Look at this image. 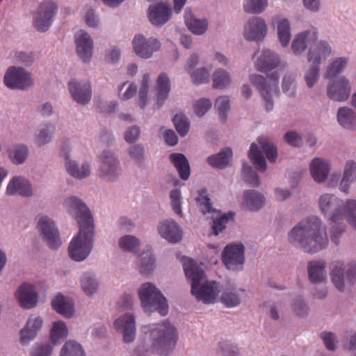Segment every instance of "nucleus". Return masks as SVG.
Listing matches in <instances>:
<instances>
[{"mask_svg": "<svg viewBox=\"0 0 356 356\" xmlns=\"http://www.w3.org/2000/svg\"><path fill=\"white\" fill-rule=\"evenodd\" d=\"M15 296L24 309H31L37 305L38 293L33 284L26 282L22 284L18 287Z\"/></svg>", "mask_w": 356, "mask_h": 356, "instance_id": "nucleus-16", "label": "nucleus"}, {"mask_svg": "<svg viewBox=\"0 0 356 356\" xmlns=\"http://www.w3.org/2000/svg\"><path fill=\"white\" fill-rule=\"evenodd\" d=\"M319 207L325 215L329 216L332 222L346 218L356 229V200H348L346 204L334 195L324 194L319 199Z\"/></svg>", "mask_w": 356, "mask_h": 356, "instance_id": "nucleus-3", "label": "nucleus"}, {"mask_svg": "<svg viewBox=\"0 0 356 356\" xmlns=\"http://www.w3.org/2000/svg\"><path fill=\"white\" fill-rule=\"evenodd\" d=\"M291 308L293 314L300 318H304L307 316L310 311L307 303L300 296L296 298L292 301Z\"/></svg>", "mask_w": 356, "mask_h": 356, "instance_id": "nucleus-54", "label": "nucleus"}, {"mask_svg": "<svg viewBox=\"0 0 356 356\" xmlns=\"http://www.w3.org/2000/svg\"><path fill=\"white\" fill-rule=\"evenodd\" d=\"M130 156L138 163H141L145 159V147L142 144H136L129 148Z\"/></svg>", "mask_w": 356, "mask_h": 356, "instance_id": "nucleus-63", "label": "nucleus"}, {"mask_svg": "<svg viewBox=\"0 0 356 356\" xmlns=\"http://www.w3.org/2000/svg\"><path fill=\"white\" fill-rule=\"evenodd\" d=\"M38 227L49 248L56 250L62 245L59 231L52 219L47 216H42L38 222Z\"/></svg>", "mask_w": 356, "mask_h": 356, "instance_id": "nucleus-12", "label": "nucleus"}, {"mask_svg": "<svg viewBox=\"0 0 356 356\" xmlns=\"http://www.w3.org/2000/svg\"><path fill=\"white\" fill-rule=\"evenodd\" d=\"M280 77L278 71H274L268 75L271 82L260 74H250L249 80L250 83L259 91L262 98L265 101V108L267 111H271L274 107L273 97L279 95L277 81Z\"/></svg>", "mask_w": 356, "mask_h": 356, "instance_id": "nucleus-7", "label": "nucleus"}, {"mask_svg": "<svg viewBox=\"0 0 356 356\" xmlns=\"http://www.w3.org/2000/svg\"><path fill=\"white\" fill-rule=\"evenodd\" d=\"M99 176L106 181H114L119 175V161L115 154L110 150H104L99 156Z\"/></svg>", "mask_w": 356, "mask_h": 356, "instance_id": "nucleus-10", "label": "nucleus"}, {"mask_svg": "<svg viewBox=\"0 0 356 356\" xmlns=\"http://www.w3.org/2000/svg\"><path fill=\"white\" fill-rule=\"evenodd\" d=\"M233 152L231 147L222 148L220 152L207 157V163L213 168L223 170L232 166Z\"/></svg>", "mask_w": 356, "mask_h": 356, "instance_id": "nucleus-22", "label": "nucleus"}, {"mask_svg": "<svg viewBox=\"0 0 356 356\" xmlns=\"http://www.w3.org/2000/svg\"><path fill=\"white\" fill-rule=\"evenodd\" d=\"M245 246L242 243L229 244L222 252V261L229 269H235L245 263Z\"/></svg>", "mask_w": 356, "mask_h": 356, "instance_id": "nucleus-13", "label": "nucleus"}, {"mask_svg": "<svg viewBox=\"0 0 356 356\" xmlns=\"http://www.w3.org/2000/svg\"><path fill=\"white\" fill-rule=\"evenodd\" d=\"M65 159L66 169L69 174L74 178L81 179L90 175V167L88 163H83L79 167L76 161L70 160L68 154L65 155Z\"/></svg>", "mask_w": 356, "mask_h": 356, "instance_id": "nucleus-34", "label": "nucleus"}, {"mask_svg": "<svg viewBox=\"0 0 356 356\" xmlns=\"http://www.w3.org/2000/svg\"><path fill=\"white\" fill-rule=\"evenodd\" d=\"M332 52V49L328 42L322 40L319 42L316 47V50L313 51L309 49L307 54V61L310 63L309 69L306 71L305 79L307 86L311 88H312L319 76L320 64L321 60H325L328 58Z\"/></svg>", "mask_w": 356, "mask_h": 356, "instance_id": "nucleus-8", "label": "nucleus"}, {"mask_svg": "<svg viewBox=\"0 0 356 356\" xmlns=\"http://www.w3.org/2000/svg\"><path fill=\"white\" fill-rule=\"evenodd\" d=\"M42 319L40 317L30 318L25 327L20 332V341L23 344H28L36 337L38 332L42 326Z\"/></svg>", "mask_w": 356, "mask_h": 356, "instance_id": "nucleus-27", "label": "nucleus"}, {"mask_svg": "<svg viewBox=\"0 0 356 356\" xmlns=\"http://www.w3.org/2000/svg\"><path fill=\"white\" fill-rule=\"evenodd\" d=\"M266 24H246L244 26L243 36L248 41L259 42L267 34Z\"/></svg>", "mask_w": 356, "mask_h": 356, "instance_id": "nucleus-31", "label": "nucleus"}, {"mask_svg": "<svg viewBox=\"0 0 356 356\" xmlns=\"http://www.w3.org/2000/svg\"><path fill=\"white\" fill-rule=\"evenodd\" d=\"M220 302L227 307H233L238 305L241 302V298L238 294L230 289H225L220 298Z\"/></svg>", "mask_w": 356, "mask_h": 356, "instance_id": "nucleus-55", "label": "nucleus"}, {"mask_svg": "<svg viewBox=\"0 0 356 356\" xmlns=\"http://www.w3.org/2000/svg\"><path fill=\"white\" fill-rule=\"evenodd\" d=\"M277 36L281 45L286 47L291 38L290 24H277Z\"/></svg>", "mask_w": 356, "mask_h": 356, "instance_id": "nucleus-56", "label": "nucleus"}, {"mask_svg": "<svg viewBox=\"0 0 356 356\" xmlns=\"http://www.w3.org/2000/svg\"><path fill=\"white\" fill-rule=\"evenodd\" d=\"M183 267L187 279L191 282L192 295L197 300H201L205 304L214 302L220 292L218 289V283L215 281H205L202 283L204 272L192 259L188 258L184 261Z\"/></svg>", "mask_w": 356, "mask_h": 356, "instance_id": "nucleus-2", "label": "nucleus"}, {"mask_svg": "<svg viewBox=\"0 0 356 356\" xmlns=\"http://www.w3.org/2000/svg\"><path fill=\"white\" fill-rule=\"evenodd\" d=\"M60 356H86V353L79 343L74 340H69L62 347Z\"/></svg>", "mask_w": 356, "mask_h": 356, "instance_id": "nucleus-44", "label": "nucleus"}, {"mask_svg": "<svg viewBox=\"0 0 356 356\" xmlns=\"http://www.w3.org/2000/svg\"><path fill=\"white\" fill-rule=\"evenodd\" d=\"M330 170L329 163L320 158H315L310 164L311 175L318 183H322L327 178Z\"/></svg>", "mask_w": 356, "mask_h": 356, "instance_id": "nucleus-30", "label": "nucleus"}, {"mask_svg": "<svg viewBox=\"0 0 356 356\" xmlns=\"http://www.w3.org/2000/svg\"><path fill=\"white\" fill-rule=\"evenodd\" d=\"M6 86L11 89L26 90L33 85L30 74L23 68L11 67L4 76Z\"/></svg>", "mask_w": 356, "mask_h": 356, "instance_id": "nucleus-11", "label": "nucleus"}, {"mask_svg": "<svg viewBox=\"0 0 356 356\" xmlns=\"http://www.w3.org/2000/svg\"><path fill=\"white\" fill-rule=\"evenodd\" d=\"M245 207L250 211H257L266 202L264 195L255 190H245L243 193Z\"/></svg>", "mask_w": 356, "mask_h": 356, "instance_id": "nucleus-28", "label": "nucleus"}, {"mask_svg": "<svg viewBox=\"0 0 356 356\" xmlns=\"http://www.w3.org/2000/svg\"><path fill=\"white\" fill-rule=\"evenodd\" d=\"M192 81L195 85L209 81L210 74L205 67H200L191 73Z\"/></svg>", "mask_w": 356, "mask_h": 356, "instance_id": "nucleus-59", "label": "nucleus"}, {"mask_svg": "<svg viewBox=\"0 0 356 356\" xmlns=\"http://www.w3.org/2000/svg\"><path fill=\"white\" fill-rule=\"evenodd\" d=\"M8 156L13 163L15 165L22 164L29 156V149L25 145H17L12 149L8 150Z\"/></svg>", "mask_w": 356, "mask_h": 356, "instance_id": "nucleus-42", "label": "nucleus"}, {"mask_svg": "<svg viewBox=\"0 0 356 356\" xmlns=\"http://www.w3.org/2000/svg\"><path fill=\"white\" fill-rule=\"evenodd\" d=\"M76 53L83 62H90L92 56L93 41L89 34L83 31H79L75 35Z\"/></svg>", "mask_w": 356, "mask_h": 356, "instance_id": "nucleus-18", "label": "nucleus"}, {"mask_svg": "<svg viewBox=\"0 0 356 356\" xmlns=\"http://www.w3.org/2000/svg\"><path fill=\"white\" fill-rule=\"evenodd\" d=\"M170 160L177 170L180 179L188 180L191 175V167L186 156L181 153H172Z\"/></svg>", "mask_w": 356, "mask_h": 356, "instance_id": "nucleus-29", "label": "nucleus"}, {"mask_svg": "<svg viewBox=\"0 0 356 356\" xmlns=\"http://www.w3.org/2000/svg\"><path fill=\"white\" fill-rule=\"evenodd\" d=\"M95 229H79V232L72 238L67 249L69 257L72 260L79 262L89 256L93 248Z\"/></svg>", "mask_w": 356, "mask_h": 356, "instance_id": "nucleus-6", "label": "nucleus"}, {"mask_svg": "<svg viewBox=\"0 0 356 356\" xmlns=\"http://www.w3.org/2000/svg\"><path fill=\"white\" fill-rule=\"evenodd\" d=\"M206 192V189H202L200 192V195L202 196V198L197 197L195 199L196 201L200 202V205L202 206L201 211L202 213L206 215L207 213L218 212L220 214L221 213L220 211H217L216 209H213L210 198L207 195H204Z\"/></svg>", "mask_w": 356, "mask_h": 356, "instance_id": "nucleus-58", "label": "nucleus"}, {"mask_svg": "<svg viewBox=\"0 0 356 356\" xmlns=\"http://www.w3.org/2000/svg\"><path fill=\"white\" fill-rule=\"evenodd\" d=\"M350 93V84L345 76H340L330 81L327 86V95L334 101L348 99Z\"/></svg>", "mask_w": 356, "mask_h": 356, "instance_id": "nucleus-15", "label": "nucleus"}, {"mask_svg": "<svg viewBox=\"0 0 356 356\" xmlns=\"http://www.w3.org/2000/svg\"><path fill=\"white\" fill-rule=\"evenodd\" d=\"M257 142L269 162L274 163L277 158V150L273 142L268 138L264 136L259 137Z\"/></svg>", "mask_w": 356, "mask_h": 356, "instance_id": "nucleus-43", "label": "nucleus"}, {"mask_svg": "<svg viewBox=\"0 0 356 356\" xmlns=\"http://www.w3.org/2000/svg\"><path fill=\"white\" fill-rule=\"evenodd\" d=\"M118 245L123 251L134 252L139 248L140 241L134 236L125 235L119 239Z\"/></svg>", "mask_w": 356, "mask_h": 356, "instance_id": "nucleus-48", "label": "nucleus"}, {"mask_svg": "<svg viewBox=\"0 0 356 356\" xmlns=\"http://www.w3.org/2000/svg\"><path fill=\"white\" fill-rule=\"evenodd\" d=\"M68 86L70 94L77 103L85 105L90 101L92 90L89 81L83 82L72 79Z\"/></svg>", "mask_w": 356, "mask_h": 356, "instance_id": "nucleus-17", "label": "nucleus"}, {"mask_svg": "<svg viewBox=\"0 0 356 356\" xmlns=\"http://www.w3.org/2000/svg\"><path fill=\"white\" fill-rule=\"evenodd\" d=\"M280 65V58L276 53L269 50H264L255 63L256 69L267 73L277 68Z\"/></svg>", "mask_w": 356, "mask_h": 356, "instance_id": "nucleus-20", "label": "nucleus"}, {"mask_svg": "<svg viewBox=\"0 0 356 356\" xmlns=\"http://www.w3.org/2000/svg\"><path fill=\"white\" fill-rule=\"evenodd\" d=\"M118 330H121L125 343L134 341L136 336V325L133 315L125 314L116 319L114 323Z\"/></svg>", "mask_w": 356, "mask_h": 356, "instance_id": "nucleus-19", "label": "nucleus"}, {"mask_svg": "<svg viewBox=\"0 0 356 356\" xmlns=\"http://www.w3.org/2000/svg\"><path fill=\"white\" fill-rule=\"evenodd\" d=\"M159 234L171 243H177L182 238V232L179 225L173 220H167L159 227Z\"/></svg>", "mask_w": 356, "mask_h": 356, "instance_id": "nucleus-21", "label": "nucleus"}, {"mask_svg": "<svg viewBox=\"0 0 356 356\" xmlns=\"http://www.w3.org/2000/svg\"><path fill=\"white\" fill-rule=\"evenodd\" d=\"M356 181V163L349 160L346 163L343 177L339 184V188L345 193H348L350 184Z\"/></svg>", "mask_w": 356, "mask_h": 356, "instance_id": "nucleus-33", "label": "nucleus"}, {"mask_svg": "<svg viewBox=\"0 0 356 356\" xmlns=\"http://www.w3.org/2000/svg\"><path fill=\"white\" fill-rule=\"evenodd\" d=\"M308 276L313 284H319L326 280L325 263L323 261H311L307 265Z\"/></svg>", "mask_w": 356, "mask_h": 356, "instance_id": "nucleus-32", "label": "nucleus"}, {"mask_svg": "<svg viewBox=\"0 0 356 356\" xmlns=\"http://www.w3.org/2000/svg\"><path fill=\"white\" fill-rule=\"evenodd\" d=\"M67 334L65 323L62 321H55L50 332L51 342L53 345L59 344L67 337Z\"/></svg>", "mask_w": 356, "mask_h": 356, "instance_id": "nucleus-39", "label": "nucleus"}, {"mask_svg": "<svg viewBox=\"0 0 356 356\" xmlns=\"http://www.w3.org/2000/svg\"><path fill=\"white\" fill-rule=\"evenodd\" d=\"M267 6V0H244L243 2L244 10L248 13H260L266 8Z\"/></svg>", "mask_w": 356, "mask_h": 356, "instance_id": "nucleus-53", "label": "nucleus"}, {"mask_svg": "<svg viewBox=\"0 0 356 356\" xmlns=\"http://www.w3.org/2000/svg\"><path fill=\"white\" fill-rule=\"evenodd\" d=\"M58 10L55 3L51 1H45L40 6V16L42 22H48L53 19Z\"/></svg>", "mask_w": 356, "mask_h": 356, "instance_id": "nucleus-47", "label": "nucleus"}, {"mask_svg": "<svg viewBox=\"0 0 356 356\" xmlns=\"http://www.w3.org/2000/svg\"><path fill=\"white\" fill-rule=\"evenodd\" d=\"M7 193L10 195L17 193L24 197H31L33 195L31 184L24 177H13L8 185Z\"/></svg>", "mask_w": 356, "mask_h": 356, "instance_id": "nucleus-25", "label": "nucleus"}, {"mask_svg": "<svg viewBox=\"0 0 356 356\" xmlns=\"http://www.w3.org/2000/svg\"><path fill=\"white\" fill-rule=\"evenodd\" d=\"M132 43L135 54L143 59L151 58L153 53L161 47L159 41L156 38L147 39L142 35H136Z\"/></svg>", "mask_w": 356, "mask_h": 356, "instance_id": "nucleus-14", "label": "nucleus"}, {"mask_svg": "<svg viewBox=\"0 0 356 356\" xmlns=\"http://www.w3.org/2000/svg\"><path fill=\"white\" fill-rule=\"evenodd\" d=\"M149 75L147 73L143 74L140 83V88L138 92V105L141 108L145 107L148 104V91L149 88Z\"/></svg>", "mask_w": 356, "mask_h": 356, "instance_id": "nucleus-50", "label": "nucleus"}, {"mask_svg": "<svg viewBox=\"0 0 356 356\" xmlns=\"http://www.w3.org/2000/svg\"><path fill=\"white\" fill-rule=\"evenodd\" d=\"M154 341L152 349L161 355L166 356L174 349L177 340L176 328L169 321L159 324L152 332Z\"/></svg>", "mask_w": 356, "mask_h": 356, "instance_id": "nucleus-5", "label": "nucleus"}, {"mask_svg": "<svg viewBox=\"0 0 356 356\" xmlns=\"http://www.w3.org/2000/svg\"><path fill=\"white\" fill-rule=\"evenodd\" d=\"M282 88L283 92L288 97H294L296 95L295 90V79L291 74H285L283 76Z\"/></svg>", "mask_w": 356, "mask_h": 356, "instance_id": "nucleus-57", "label": "nucleus"}, {"mask_svg": "<svg viewBox=\"0 0 356 356\" xmlns=\"http://www.w3.org/2000/svg\"><path fill=\"white\" fill-rule=\"evenodd\" d=\"M337 120L341 125L349 129L356 127L355 111L347 107L340 108L337 113Z\"/></svg>", "mask_w": 356, "mask_h": 356, "instance_id": "nucleus-37", "label": "nucleus"}, {"mask_svg": "<svg viewBox=\"0 0 356 356\" xmlns=\"http://www.w3.org/2000/svg\"><path fill=\"white\" fill-rule=\"evenodd\" d=\"M310 35V31H305L296 35L291 46L292 52L296 56H300L307 49Z\"/></svg>", "mask_w": 356, "mask_h": 356, "instance_id": "nucleus-35", "label": "nucleus"}, {"mask_svg": "<svg viewBox=\"0 0 356 356\" xmlns=\"http://www.w3.org/2000/svg\"><path fill=\"white\" fill-rule=\"evenodd\" d=\"M235 213L232 211H229L227 213L220 215L213 220V234L216 236L218 235L220 232H222L226 228V224L230 220H232Z\"/></svg>", "mask_w": 356, "mask_h": 356, "instance_id": "nucleus-52", "label": "nucleus"}, {"mask_svg": "<svg viewBox=\"0 0 356 356\" xmlns=\"http://www.w3.org/2000/svg\"><path fill=\"white\" fill-rule=\"evenodd\" d=\"M172 120L179 136L181 137L186 136L190 129L188 118L183 113H179L175 114Z\"/></svg>", "mask_w": 356, "mask_h": 356, "instance_id": "nucleus-45", "label": "nucleus"}, {"mask_svg": "<svg viewBox=\"0 0 356 356\" xmlns=\"http://www.w3.org/2000/svg\"><path fill=\"white\" fill-rule=\"evenodd\" d=\"M81 288L87 296H92L97 292L99 283L96 278L88 273L85 274L81 280Z\"/></svg>", "mask_w": 356, "mask_h": 356, "instance_id": "nucleus-49", "label": "nucleus"}, {"mask_svg": "<svg viewBox=\"0 0 356 356\" xmlns=\"http://www.w3.org/2000/svg\"><path fill=\"white\" fill-rule=\"evenodd\" d=\"M65 205L69 214L76 220L79 229L95 228L92 214L81 199L71 196L65 200Z\"/></svg>", "mask_w": 356, "mask_h": 356, "instance_id": "nucleus-9", "label": "nucleus"}, {"mask_svg": "<svg viewBox=\"0 0 356 356\" xmlns=\"http://www.w3.org/2000/svg\"><path fill=\"white\" fill-rule=\"evenodd\" d=\"M53 351V346L51 343H38L31 351V356H50Z\"/></svg>", "mask_w": 356, "mask_h": 356, "instance_id": "nucleus-60", "label": "nucleus"}, {"mask_svg": "<svg viewBox=\"0 0 356 356\" xmlns=\"http://www.w3.org/2000/svg\"><path fill=\"white\" fill-rule=\"evenodd\" d=\"M140 304L145 312H159L165 316L168 312L167 299L161 291L153 284L146 282L138 289Z\"/></svg>", "mask_w": 356, "mask_h": 356, "instance_id": "nucleus-4", "label": "nucleus"}, {"mask_svg": "<svg viewBox=\"0 0 356 356\" xmlns=\"http://www.w3.org/2000/svg\"><path fill=\"white\" fill-rule=\"evenodd\" d=\"M220 118L225 121L227 120V113L229 109V100L227 97L222 96L217 98L215 104Z\"/></svg>", "mask_w": 356, "mask_h": 356, "instance_id": "nucleus-61", "label": "nucleus"}, {"mask_svg": "<svg viewBox=\"0 0 356 356\" xmlns=\"http://www.w3.org/2000/svg\"><path fill=\"white\" fill-rule=\"evenodd\" d=\"M172 15L171 8L167 3H159L150 6L148 16L150 22H167Z\"/></svg>", "mask_w": 356, "mask_h": 356, "instance_id": "nucleus-26", "label": "nucleus"}, {"mask_svg": "<svg viewBox=\"0 0 356 356\" xmlns=\"http://www.w3.org/2000/svg\"><path fill=\"white\" fill-rule=\"evenodd\" d=\"M51 307L54 311L63 316L70 318L74 313V303L70 298L58 293L51 300Z\"/></svg>", "mask_w": 356, "mask_h": 356, "instance_id": "nucleus-24", "label": "nucleus"}, {"mask_svg": "<svg viewBox=\"0 0 356 356\" xmlns=\"http://www.w3.org/2000/svg\"><path fill=\"white\" fill-rule=\"evenodd\" d=\"M242 179L244 182L253 188H258L261 184L259 175L246 161H244L242 165Z\"/></svg>", "mask_w": 356, "mask_h": 356, "instance_id": "nucleus-41", "label": "nucleus"}, {"mask_svg": "<svg viewBox=\"0 0 356 356\" xmlns=\"http://www.w3.org/2000/svg\"><path fill=\"white\" fill-rule=\"evenodd\" d=\"M212 86L215 89H225L232 83V78L229 73L222 68H218L214 71L212 75Z\"/></svg>", "mask_w": 356, "mask_h": 356, "instance_id": "nucleus-38", "label": "nucleus"}, {"mask_svg": "<svg viewBox=\"0 0 356 356\" xmlns=\"http://www.w3.org/2000/svg\"><path fill=\"white\" fill-rule=\"evenodd\" d=\"M50 127H53L49 124H45L44 127L35 136V143L38 145L42 146L50 142L51 139Z\"/></svg>", "mask_w": 356, "mask_h": 356, "instance_id": "nucleus-62", "label": "nucleus"}, {"mask_svg": "<svg viewBox=\"0 0 356 356\" xmlns=\"http://www.w3.org/2000/svg\"><path fill=\"white\" fill-rule=\"evenodd\" d=\"M348 58L339 57L332 61L327 67L325 77L326 79H333L341 73L346 67Z\"/></svg>", "mask_w": 356, "mask_h": 356, "instance_id": "nucleus-46", "label": "nucleus"}, {"mask_svg": "<svg viewBox=\"0 0 356 356\" xmlns=\"http://www.w3.org/2000/svg\"><path fill=\"white\" fill-rule=\"evenodd\" d=\"M248 157L259 171L264 172L266 170L267 164L266 159L257 143H252L251 144Z\"/></svg>", "mask_w": 356, "mask_h": 356, "instance_id": "nucleus-36", "label": "nucleus"}, {"mask_svg": "<svg viewBox=\"0 0 356 356\" xmlns=\"http://www.w3.org/2000/svg\"><path fill=\"white\" fill-rule=\"evenodd\" d=\"M127 83H124L119 88V96L123 100L131 99L136 93L137 86L130 83L127 88Z\"/></svg>", "mask_w": 356, "mask_h": 356, "instance_id": "nucleus-64", "label": "nucleus"}, {"mask_svg": "<svg viewBox=\"0 0 356 356\" xmlns=\"http://www.w3.org/2000/svg\"><path fill=\"white\" fill-rule=\"evenodd\" d=\"M155 268V259L149 254L143 253L141 254L138 263L139 271L143 275H149Z\"/></svg>", "mask_w": 356, "mask_h": 356, "instance_id": "nucleus-51", "label": "nucleus"}, {"mask_svg": "<svg viewBox=\"0 0 356 356\" xmlns=\"http://www.w3.org/2000/svg\"><path fill=\"white\" fill-rule=\"evenodd\" d=\"M331 280L334 286L340 291H345L344 284V268L343 264L337 262L333 264L330 273Z\"/></svg>", "mask_w": 356, "mask_h": 356, "instance_id": "nucleus-40", "label": "nucleus"}, {"mask_svg": "<svg viewBox=\"0 0 356 356\" xmlns=\"http://www.w3.org/2000/svg\"><path fill=\"white\" fill-rule=\"evenodd\" d=\"M289 241L309 254L325 249L329 243L326 229L316 217H312L296 225L289 232Z\"/></svg>", "mask_w": 356, "mask_h": 356, "instance_id": "nucleus-1", "label": "nucleus"}, {"mask_svg": "<svg viewBox=\"0 0 356 356\" xmlns=\"http://www.w3.org/2000/svg\"><path fill=\"white\" fill-rule=\"evenodd\" d=\"M155 90L156 91L157 108H160L168 98L171 90L170 80L166 73H161L156 79Z\"/></svg>", "mask_w": 356, "mask_h": 356, "instance_id": "nucleus-23", "label": "nucleus"}]
</instances>
